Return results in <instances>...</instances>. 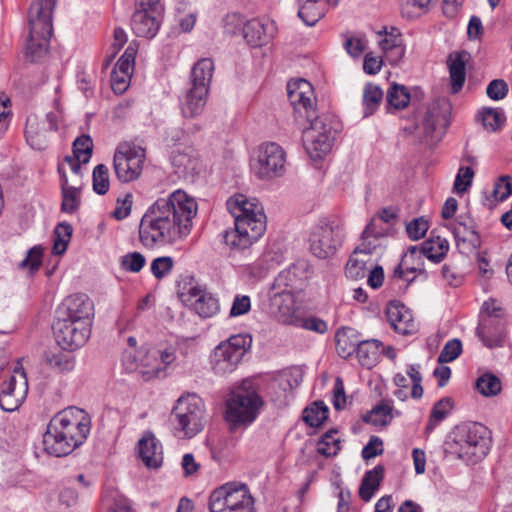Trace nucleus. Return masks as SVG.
<instances>
[{"mask_svg": "<svg viewBox=\"0 0 512 512\" xmlns=\"http://www.w3.org/2000/svg\"><path fill=\"white\" fill-rule=\"evenodd\" d=\"M198 203L189 194H169L158 199L141 218L139 239L149 249L174 244L191 232Z\"/></svg>", "mask_w": 512, "mask_h": 512, "instance_id": "nucleus-1", "label": "nucleus"}, {"mask_svg": "<svg viewBox=\"0 0 512 512\" xmlns=\"http://www.w3.org/2000/svg\"><path fill=\"white\" fill-rule=\"evenodd\" d=\"M287 94L296 120L306 119L310 123L303 131L307 153L312 159H322L331 151L335 139L337 130L333 121L326 116L317 115L314 89L307 80L289 82Z\"/></svg>", "mask_w": 512, "mask_h": 512, "instance_id": "nucleus-2", "label": "nucleus"}, {"mask_svg": "<svg viewBox=\"0 0 512 512\" xmlns=\"http://www.w3.org/2000/svg\"><path fill=\"white\" fill-rule=\"evenodd\" d=\"M226 205L234 217V228L223 232V243L232 254L247 251L266 231L264 208L256 197L247 194H233Z\"/></svg>", "mask_w": 512, "mask_h": 512, "instance_id": "nucleus-3", "label": "nucleus"}, {"mask_svg": "<svg viewBox=\"0 0 512 512\" xmlns=\"http://www.w3.org/2000/svg\"><path fill=\"white\" fill-rule=\"evenodd\" d=\"M94 317V304L85 294L66 297L57 309L53 325L56 342L63 350L82 347L90 337Z\"/></svg>", "mask_w": 512, "mask_h": 512, "instance_id": "nucleus-4", "label": "nucleus"}, {"mask_svg": "<svg viewBox=\"0 0 512 512\" xmlns=\"http://www.w3.org/2000/svg\"><path fill=\"white\" fill-rule=\"evenodd\" d=\"M90 428L91 419L84 410L66 408L50 420L43 435V448L49 455L66 456L83 444Z\"/></svg>", "mask_w": 512, "mask_h": 512, "instance_id": "nucleus-5", "label": "nucleus"}, {"mask_svg": "<svg viewBox=\"0 0 512 512\" xmlns=\"http://www.w3.org/2000/svg\"><path fill=\"white\" fill-rule=\"evenodd\" d=\"M444 450L454 458L470 463L478 462L489 450L487 428L478 423L457 426L445 442Z\"/></svg>", "mask_w": 512, "mask_h": 512, "instance_id": "nucleus-6", "label": "nucleus"}, {"mask_svg": "<svg viewBox=\"0 0 512 512\" xmlns=\"http://www.w3.org/2000/svg\"><path fill=\"white\" fill-rule=\"evenodd\" d=\"M225 419L234 427L251 424L263 406L252 380L246 379L237 386L226 400Z\"/></svg>", "mask_w": 512, "mask_h": 512, "instance_id": "nucleus-7", "label": "nucleus"}, {"mask_svg": "<svg viewBox=\"0 0 512 512\" xmlns=\"http://www.w3.org/2000/svg\"><path fill=\"white\" fill-rule=\"evenodd\" d=\"M175 435L181 439H190L200 433L205 426V406L195 394L182 396L172 410Z\"/></svg>", "mask_w": 512, "mask_h": 512, "instance_id": "nucleus-8", "label": "nucleus"}, {"mask_svg": "<svg viewBox=\"0 0 512 512\" xmlns=\"http://www.w3.org/2000/svg\"><path fill=\"white\" fill-rule=\"evenodd\" d=\"M254 499L245 484L229 482L213 490L210 512H253Z\"/></svg>", "mask_w": 512, "mask_h": 512, "instance_id": "nucleus-9", "label": "nucleus"}, {"mask_svg": "<svg viewBox=\"0 0 512 512\" xmlns=\"http://www.w3.org/2000/svg\"><path fill=\"white\" fill-rule=\"evenodd\" d=\"M285 165V151L274 142L260 145L250 161L252 172L261 180H270L282 176L285 172Z\"/></svg>", "mask_w": 512, "mask_h": 512, "instance_id": "nucleus-10", "label": "nucleus"}, {"mask_svg": "<svg viewBox=\"0 0 512 512\" xmlns=\"http://www.w3.org/2000/svg\"><path fill=\"white\" fill-rule=\"evenodd\" d=\"M176 360V347L170 345L153 355L147 354L138 363L131 352H125L123 362L130 371H138L145 381L165 376V368Z\"/></svg>", "mask_w": 512, "mask_h": 512, "instance_id": "nucleus-11", "label": "nucleus"}, {"mask_svg": "<svg viewBox=\"0 0 512 512\" xmlns=\"http://www.w3.org/2000/svg\"><path fill=\"white\" fill-rule=\"evenodd\" d=\"M250 345L251 338L245 334L233 335L221 342L213 354L212 363L215 373L224 375L234 371Z\"/></svg>", "mask_w": 512, "mask_h": 512, "instance_id": "nucleus-12", "label": "nucleus"}, {"mask_svg": "<svg viewBox=\"0 0 512 512\" xmlns=\"http://www.w3.org/2000/svg\"><path fill=\"white\" fill-rule=\"evenodd\" d=\"M145 148L133 142L120 143L114 154V169L121 182L136 180L143 169Z\"/></svg>", "mask_w": 512, "mask_h": 512, "instance_id": "nucleus-13", "label": "nucleus"}, {"mask_svg": "<svg viewBox=\"0 0 512 512\" xmlns=\"http://www.w3.org/2000/svg\"><path fill=\"white\" fill-rule=\"evenodd\" d=\"M342 239L343 226L341 224L321 221L313 227L310 233V250L318 258H327L336 252Z\"/></svg>", "mask_w": 512, "mask_h": 512, "instance_id": "nucleus-14", "label": "nucleus"}, {"mask_svg": "<svg viewBox=\"0 0 512 512\" xmlns=\"http://www.w3.org/2000/svg\"><path fill=\"white\" fill-rule=\"evenodd\" d=\"M57 128L58 115L55 112H49L43 117L29 115L24 130L26 142L32 149L44 150L48 147Z\"/></svg>", "mask_w": 512, "mask_h": 512, "instance_id": "nucleus-15", "label": "nucleus"}, {"mask_svg": "<svg viewBox=\"0 0 512 512\" xmlns=\"http://www.w3.org/2000/svg\"><path fill=\"white\" fill-rule=\"evenodd\" d=\"M131 27L138 37L153 38L160 28L158 0H141L132 15Z\"/></svg>", "mask_w": 512, "mask_h": 512, "instance_id": "nucleus-16", "label": "nucleus"}, {"mask_svg": "<svg viewBox=\"0 0 512 512\" xmlns=\"http://www.w3.org/2000/svg\"><path fill=\"white\" fill-rule=\"evenodd\" d=\"M180 298L186 306L190 307L203 319L215 316L220 310L218 299L212 293L197 285L188 288L183 287Z\"/></svg>", "mask_w": 512, "mask_h": 512, "instance_id": "nucleus-17", "label": "nucleus"}, {"mask_svg": "<svg viewBox=\"0 0 512 512\" xmlns=\"http://www.w3.org/2000/svg\"><path fill=\"white\" fill-rule=\"evenodd\" d=\"M171 164L175 174L186 182H194L196 177L204 171L198 152L190 147L173 151Z\"/></svg>", "mask_w": 512, "mask_h": 512, "instance_id": "nucleus-18", "label": "nucleus"}, {"mask_svg": "<svg viewBox=\"0 0 512 512\" xmlns=\"http://www.w3.org/2000/svg\"><path fill=\"white\" fill-rule=\"evenodd\" d=\"M56 4L57 0H35L31 3L28 10V23L33 33L52 34L53 12Z\"/></svg>", "mask_w": 512, "mask_h": 512, "instance_id": "nucleus-19", "label": "nucleus"}, {"mask_svg": "<svg viewBox=\"0 0 512 512\" xmlns=\"http://www.w3.org/2000/svg\"><path fill=\"white\" fill-rule=\"evenodd\" d=\"M310 266L304 260L293 263L287 269L282 270L275 278L272 290L291 291L296 289L309 278Z\"/></svg>", "mask_w": 512, "mask_h": 512, "instance_id": "nucleus-20", "label": "nucleus"}, {"mask_svg": "<svg viewBox=\"0 0 512 512\" xmlns=\"http://www.w3.org/2000/svg\"><path fill=\"white\" fill-rule=\"evenodd\" d=\"M386 317L391 327L399 334H412L417 330L411 311L398 301H391L388 304Z\"/></svg>", "mask_w": 512, "mask_h": 512, "instance_id": "nucleus-21", "label": "nucleus"}, {"mask_svg": "<svg viewBox=\"0 0 512 512\" xmlns=\"http://www.w3.org/2000/svg\"><path fill=\"white\" fill-rule=\"evenodd\" d=\"M274 23L268 19H251L243 26V36L254 47L268 43L274 35Z\"/></svg>", "mask_w": 512, "mask_h": 512, "instance_id": "nucleus-22", "label": "nucleus"}, {"mask_svg": "<svg viewBox=\"0 0 512 512\" xmlns=\"http://www.w3.org/2000/svg\"><path fill=\"white\" fill-rule=\"evenodd\" d=\"M82 165L77 159H64L58 165L61 192H80L82 190Z\"/></svg>", "mask_w": 512, "mask_h": 512, "instance_id": "nucleus-23", "label": "nucleus"}, {"mask_svg": "<svg viewBox=\"0 0 512 512\" xmlns=\"http://www.w3.org/2000/svg\"><path fill=\"white\" fill-rule=\"evenodd\" d=\"M270 303L279 321L284 324L292 323L296 308L294 295L291 291L272 290L271 288Z\"/></svg>", "mask_w": 512, "mask_h": 512, "instance_id": "nucleus-24", "label": "nucleus"}, {"mask_svg": "<svg viewBox=\"0 0 512 512\" xmlns=\"http://www.w3.org/2000/svg\"><path fill=\"white\" fill-rule=\"evenodd\" d=\"M139 455L149 468H159L163 463V449L153 433L146 432L138 442Z\"/></svg>", "mask_w": 512, "mask_h": 512, "instance_id": "nucleus-25", "label": "nucleus"}, {"mask_svg": "<svg viewBox=\"0 0 512 512\" xmlns=\"http://www.w3.org/2000/svg\"><path fill=\"white\" fill-rule=\"evenodd\" d=\"M394 273L399 278H404L409 273L423 275L426 277L423 257L418 246H410L406 250Z\"/></svg>", "mask_w": 512, "mask_h": 512, "instance_id": "nucleus-26", "label": "nucleus"}, {"mask_svg": "<svg viewBox=\"0 0 512 512\" xmlns=\"http://www.w3.org/2000/svg\"><path fill=\"white\" fill-rule=\"evenodd\" d=\"M470 55L466 51H461L456 54H450L448 57V67L451 79V92L458 93L466 79V62Z\"/></svg>", "mask_w": 512, "mask_h": 512, "instance_id": "nucleus-27", "label": "nucleus"}, {"mask_svg": "<svg viewBox=\"0 0 512 512\" xmlns=\"http://www.w3.org/2000/svg\"><path fill=\"white\" fill-rule=\"evenodd\" d=\"M400 414L399 411L394 410L392 400L383 399L363 416V421L375 427H385L392 422L395 416Z\"/></svg>", "mask_w": 512, "mask_h": 512, "instance_id": "nucleus-28", "label": "nucleus"}, {"mask_svg": "<svg viewBox=\"0 0 512 512\" xmlns=\"http://www.w3.org/2000/svg\"><path fill=\"white\" fill-rule=\"evenodd\" d=\"M402 42L401 33L395 27H391L389 32L385 31V37L380 40V48L391 63H397L404 56Z\"/></svg>", "mask_w": 512, "mask_h": 512, "instance_id": "nucleus-29", "label": "nucleus"}, {"mask_svg": "<svg viewBox=\"0 0 512 512\" xmlns=\"http://www.w3.org/2000/svg\"><path fill=\"white\" fill-rule=\"evenodd\" d=\"M208 91L204 90L203 87L200 89L191 87L185 96L182 103V114L186 118H193L202 113L206 105Z\"/></svg>", "mask_w": 512, "mask_h": 512, "instance_id": "nucleus-30", "label": "nucleus"}, {"mask_svg": "<svg viewBox=\"0 0 512 512\" xmlns=\"http://www.w3.org/2000/svg\"><path fill=\"white\" fill-rule=\"evenodd\" d=\"M214 71V62L210 58H202L198 60L191 70V84L192 87L209 91V85L212 80Z\"/></svg>", "mask_w": 512, "mask_h": 512, "instance_id": "nucleus-31", "label": "nucleus"}, {"mask_svg": "<svg viewBox=\"0 0 512 512\" xmlns=\"http://www.w3.org/2000/svg\"><path fill=\"white\" fill-rule=\"evenodd\" d=\"M372 264L369 255L355 248L345 267L346 276L353 280L363 279Z\"/></svg>", "mask_w": 512, "mask_h": 512, "instance_id": "nucleus-32", "label": "nucleus"}, {"mask_svg": "<svg viewBox=\"0 0 512 512\" xmlns=\"http://www.w3.org/2000/svg\"><path fill=\"white\" fill-rule=\"evenodd\" d=\"M336 349L342 358H347L356 352L360 340L352 328L338 329L335 334Z\"/></svg>", "mask_w": 512, "mask_h": 512, "instance_id": "nucleus-33", "label": "nucleus"}, {"mask_svg": "<svg viewBox=\"0 0 512 512\" xmlns=\"http://www.w3.org/2000/svg\"><path fill=\"white\" fill-rule=\"evenodd\" d=\"M384 476V468L381 465L375 466L372 470L365 473L359 488L360 498L368 502L378 490Z\"/></svg>", "mask_w": 512, "mask_h": 512, "instance_id": "nucleus-34", "label": "nucleus"}, {"mask_svg": "<svg viewBox=\"0 0 512 512\" xmlns=\"http://www.w3.org/2000/svg\"><path fill=\"white\" fill-rule=\"evenodd\" d=\"M417 246L422 257H426L434 263L442 261L449 249L447 240L439 236L430 238Z\"/></svg>", "mask_w": 512, "mask_h": 512, "instance_id": "nucleus-35", "label": "nucleus"}, {"mask_svg": "<svg viewBox=\"0 0 512 512\" xmlns=\"http://www.w3.org/2000/svg\"><path fill=\"white\" fill-rule=\"evenodd\" d=\"M45 362L56 373L67 374L75 368V357L67 351L47 353Z\"/></svg>", "mask_w": 512, "mask_h": 512, "instance_id": "nucleus-36", "label": "nucleus"}, {"mask_svg": "<svg viewBox=\"0 0 512 512\" xmlns=\"http://www.w3.org/2000/svg\"><path fill=\"white\" fill-rule=\"evenodd\" d=\"M52 34H44L42 32L33 33L29 29V36L27 40V55L32 61L39 60L48 52L49 41Z\"/></svg>", "mask_w": 512, "mask_h": 512, "instance_id": "nucleus-37", "label": "nucleus"}, {"mask_svg": "<svg viewBox=\"0 0 512 512\" xmlns=\"http://www.w3.org/2000/svg\"><path fill=\"white\" fill-rule=\"evenodd\" d=\"M325 13L324 6L318 0H299L298 16L307 26H314Z\"/></svg>", "mask_w": 512, "mask_h": 512, "instance_id": "nucleus-38", "label": "nucleus"}, {"mask_svg": "<svg viewBox=\"0 0 512 512\" xmlns=\"http://www.w3.org/2000/svg\"><path fill=\"white\" fill-rule=\"evenodd\" d=\"M381 346L382 343L378 340L360 341L355 352L360 364L366 368L373 367L378 360Z\"/></svg>", "mask_w": 512, "mask_h": 512, "instance_id": "nucleus-39", "label": "nucleus"}, {"mask_svg": "<svg viewBox=\"0 0 512 512\" xmlns=\"http://www.w3.org/2000/svg\"><path fill=\"white\" fill-rule=\"evenodd\" d=\"M28 391V383L25 374L19 377V390L14 395L0 393V407L7 412L17 410L22 404Z\"/></svg>", "mask_w": 512, "mask_h": 512, "instance_id": "nucleus-40", "label": "nucleus"}, {"mask_svg": "<svg viewBox=\"0 0 512 512\" xmlns=\"http://www.w3.org/2000/svg\"><path fill=\"white\" fill-rule=\"evenodd\" d=\"M382 89L373 83L365 85L363 90L364 116L368 117L375 113L383 100Z\"/></svg>", "mask_w": 512, "mask_h": 512, "instance_id": "nucleus-41", "label": "nucleus"}, {"mask_svg": "<svg viewBox=\"0 0 512 512\" xmlns=\"http://www.w3.org/2000/svg\"><path fill=\"white\" fill-rule=\"evenodd\" d=\"M452 406V400L450 398H442L434 404L425 428L426 434L431 433L438 424L447 417Z\"/></svg>", "mask_w": 512, "mask_h": 512, "instance_id": "nucleus-42", "label": "nucleus"}, {"mask_svg": "<svg viewBox=\"0 0 512 512\" xmlns=\"http://www.w3.org/2000/svg\"><path fill=\"white\" fill-rule=\"evenodd\" d=\"M93 149V142L89 135H82L73 142V155L66 156L64 159H77L80 165L89 162Z\"/></svg>", "mask_w": 512, "mask_h": 512, "instance_id": "nucleus-43", "label": "nucleus"}, {"mask_svg": "<svg viewBox=\"0 0 512 512\" xmlns=\"http://www.w3.org/2000/svg\"><path fill=\"white\" fill-rule=\"evenodd\" d=\"M452 232L458 246L463 243L476 248L480 244L479 236L472 226L456 222L453 224Z\"/></svg>", "mask_w": 512, "mask_h": 512, "instance_id": "nucleus-44", "label": "nucleus"}, {"mask_svg": "<svg viewBox=\"0 0 512 512\" xmlns=\"http://www.w3.org/2000/svg\"><path fill=\"white\" fill-rule=\"evenodd\" d=\"M387 109L390 107L399 110L405 108L410 102V94L405 86L394 84L392 85L386 95Z\"/></svg>", "mask_w": 512, "mask_h": 512, "instance_id": "nucleus-45", "label": "nucleus"}, {"mask_svg": "<svg viewBox=\"0 0 512 512\" xmlns=\"http://www.w3.org/2000/svg\"><path fill=\"white\" fill-rule=\"evenodd\" d=\"M72 231V226L68 223H60L56 226L52 246L53 254L61 255L66 251L72 236Z\"/></svg>", "mask_w": 512, "mask_h": 512, "instance_id": "nucleus-46", "label": "nucleus"}, {"mask_svg": "<svg viewBox=\"0 0 512 512\" xmlns=\"http://www.w3.org/2000/svg\"><path fill=\"white\" fill-rule=\"evenodd\" d=\"M475 386L477 391L485 397L495 396L499 394L502 389L500 379L492 373L481 375L477 379Z\"/></svg>", "mask_w": 512, "mask_h": 512, "instance_id": "nucleus-47", "label": "nucleus"}, {"mask_svg": "<svg viewBox=\"0 0 512 512\" xmlns=\"http://www.w3.org/2000/svg\"><path fill=\"white\" fill-rule=\"evenodd\" d=\"M328 413L323 402H315L303 411V420L311 427H318L328 418Z\"/></svg>", "mask_w": 512, "mask_h": 512, "instance_id": "nucleus-48", "label": "nucleus"}, {"mask_svg": "<svg viewBox=\"0 0 512 512\" xmlns=\"http://www.w3.org/2000/svg\"><path fill=\"white\" fill-rule=\"evenodd\" d=\"M338 431L331 429L327 431L318 443L317 451L326 457L335 456L341 449L340 440L336 436Z\"/></svg>", "mask_w": 512, "mask_h": 512, "instance_id": "nucleus-49", "label": "nucleus"}, {"mask_svg": "<svg viewBox=\"0 0 512 512\" xmlns=\"http://www.w3.org/2000/svg\"><path fill=\"white\" fill-rule=\"evenodd\" d=\"M386 244L387 240L373 237L362 232L361 242L356 247V249L362 251L363 253L365 252V254L371 257V255L381 252L386 247Z\"/></svg>", "mask_w": 512, "mask_h": 512, "instance_id": "nucleus-50", "label": "nucleus"}, {"mask_svg": "<svg viewBox=\"0 0 512 512\" xmlns=\"http://www.w3.org/2000/svg\"><path fill=\"white\" fill-rule=\"evenodd\" d=\"M43 249L41 246H34L27 251L26 257L19 263L20 269H28L30 273L37 271L42 264Z\"/></svg>", "mask_w": 512, "mask_h": 512, "instance_id": "nucleus-51", "label": "nucleus"}, {"mask_svg": "<svg viewBox=\"0 0 512 512\" xmlns=\"http://www.w3.org/2000/svg\"><path fill=\"white\" fill-rule=\"evenodd\" d=\"M462 352V343L459 339L449 340L438 356V362L449 363L457 359Z\"/></svg>", "mask_w": 512, "mask_h": 512, "instance_id": "nucleus-52", "label": "nucleus"}, {"mask_svg": "<svg viewBox=\"0 0 512 512\" xmlns=\"http://www.w3.org/2000/svg\"><path fill=\"white\" fill-rule=\"evenodd\" d=\"M93 190L94 192H108L109 190V170L104 164L97 165L93 170Z\"/></svg>", "mask_w": 512, "mask_h": 512, "instance_id": "nucleus-53", "label": "nucleus"}, {"mask_svg": "<svg viewBox=\"0 0 512 512\" xmlns=\"http://www.w3.org/2000/svg\"><path fill=\"white\" fill-rule=\"evenodd\" d=\"M133 200L131 194H121L116 199V207L111 213V216L116 220H123L127 218L132 209Z\"/></svg>", "mask_w": 512, "mask_h": 512, "instance_id": "nucleus-54", "label": "nucleus"}, {"mask_svg": "<svg viewBox=\"0 0 512 512\" xmlns=\"http://www.w3.org/2000/svg\"><path fill=\"white\" fill-rule=\"evenodd\" d=\"M474 171L471 167H461L453 185V192H466L472 184Z\"/></svg>", "mask_w": 512, "mask_h": 512, "instance_id": "nucleus-55", "label": "nucleus"}, {"mask_svg": "<svg viewBox=\"0 0 512 512\" xmlns=\"http://www.w3.org/2000/svg\"><path fill=\"white\" fill-rule=\"evenodd\" d=\"M428 229L429 223L424 217L415 218L406 224V232L412 240L424 237Z\"/></svg>", "mask_w": 512, "mask_h": 512, "instance_id": "nucleus-56", "label": "nucleus"}, {"mask_svg": "<svg viewBox=\"0 0 512 512\" xmlns=\"http://www.w3.org/2000/svg\"><path fill=\"white\" fill-rule=\"evenodd\" d=\"M172 268L173 259L168 256L158 257L151 263V272L157 279H161L168 275Z\"/></svg>", "mask_w": 512, "mask_h": 512, "instance_id": "nucleus-57", "label": "nucleus"}, {"mask_svg": "<svg viewBox=\"0 0 512 512\" xmlns=\"http://www.w3.org/2000/svg\"><path fill=\"white\" fill-rule=\"evenodd\" d=\"M501 113L493 108H486L482 112V123L488 131H496L503 123Z\"/></svg>", "mask_w": 512, "mask_h": 512, "instance_id": "nucleus-58", "label": "nucleus"}, {"mask_svg": "<svg viewBox=\"0 0 512 512\" xmlns=\"http://www.w3.org/2000/svg\"><path fill=\"white\" fill-rule=\"evenodd\" d=\"M122 266L130 272H139L145 265V257L139 252L128 253L122 257Z\"/></svg>", "mask_w": 512, "mask_h": 512, "instance_id": "nucleus-59", "label": "nucleus"}, {"mask_svg": "<svg viewBox=\"0 0 512 512\" xmlns=\"http://www.w3.org/2000/svg\"><path fill=\"white\" fill-rule=\"evenodd\" d=\"M251 309V300L250 297L247 295H236L231 309H230V316L231 317H238L244 314H247Z\"/></svg>", "mask_w": 512, "mask_h": 512, "instance_id": "nucleus-60", "label": "nucleus"}, {"mask_svg": "<svg viewBox=\"0 0 512 512\" xmlns=\"http://www.w3.org/2000/svg\"><path fill=\"white\" fill-rule=\"evenodd\" d=\"M486 92L492 100H501L508 93V85L502 79H495L489 83Z\"/></svg>", "mask_w": 512, "mask_h": 512, "instance_id": "nucleus-61", "label": "nucleus"}, {"mask_svg": "<svg viewBox=\"0 0 512 512\" xmlns=\"http://www.w3.org/2000/svg\"><path fill=\"white\" fill-rule=\"evenodd\" d=\"M363 233L369 234L373 237L387 240L389 228L381 223V220H377L375 217L370 220L367 224Z\"/></svg>", "mask_w": 512, "mask_h": 512, "instance_id": "nucleus-62", "label": "nucleus"}, {"mask_svg": "<svg viewBox=\"0 0 512 512\" xmlns=\"http://www.w3.org/2000/svg\"><path fill=\"white\" fill-rule=\"evenodd\" d=\"M127 34L124 29L117 27L113 32V42L111 45L112 53L108 57L107 63L111 62L117 53L121 50L124 44L127 42Z\"/></svg>", "mask_w": 512, "mask_h": 512, "instance_id": "nucleus-63", "label": "nucleus"}, {"mask_svg": "<svg viewBox=\"0 0 512 512\" xmlns=\"http://www.w3.org/2000/svg\"><path fill=\"white\" fill-rule=\"evenodd\" d=\"M344 48L352 57H358L365 50V41L362 38L349 37L344 42Z\"/></svg>", "mask_w": 512, "mask_h": 512, "instance_id": "nucleus-64", "label": "nucleus"}]
</instances>
